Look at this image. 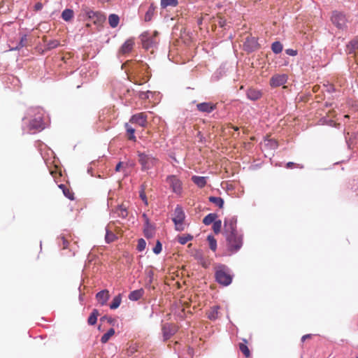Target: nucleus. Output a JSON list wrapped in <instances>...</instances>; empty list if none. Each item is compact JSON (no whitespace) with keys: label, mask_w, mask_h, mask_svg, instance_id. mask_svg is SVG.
<instances>
[{"label":"nucleus","mask_w":358,"mask_h":358,"mask_svg":"<svg viewBox=\"0 0 358 358\" xmlns=\"http://www.w3.org/2000/svg\"><path fill=\"white\" fill-rule=\"evenodd\" d=\"M229 255L238 252L243 246V234L237 230V217L227 216L224 220V231Z\"/></svg>","instance_id":"obj_1"},{"label":"nucleus","mask_w":358,"mask_h":358,"mask_svg":"<svg viewBox=\"0 0 358 358\" xmlns=\"http://www.w3.org/2000/svg\"><path fill=\"white\" fill-rule=\"evenodd\" d=\"M43 110L40 107H31L27 110V115L22 118V121L25 123V120H29V131L34 133L36 131H41L45 128L43 121Z\"/></svg>","instance_id":"obj_2"},{"label":"nucleus","mask_w":358,"mask_h":358,"mask_svg":"<svg viewBox=\"0 0 358 358\" xmlns=\"http://www.w3.org/2000/svg\"><path fill=\"white\" fill-rule=\"evenodd\" d=\"M215 278L219 284L228 286L232 282L233 275L231 274L229 268L226 265L220 264L215 271Z\"/></svg>","instance_id":"obj_3"},{"label":"nucleus","mask_w":358,"mask_h":358,"mask_svg":"<svg viewBox=\"0 0 358 358\" xmlns=\"http://www.w3.org/2000/svg\"><path fill=\"white\" fill-rule=\"evenodd\" d=\"M157 34V31H155L154 33L145 31L141 34L140 38L143 48L146 50L156 48L159 43Z\"/></svg>","instance_id":"obj_4"},{"label":"nucleus","mask_w":358,"mask_h":358,"mask_svg":"<svg viewBox=\"0 0 358 358\" xmlns=\"http://www.w3.org/2000/svg\"><path fill=\"white\" fill-rule=\"evenodd\" d=\"M137 155L138 157V162L141 166V170L143 171L154 168L158 162V159L152 155L139 151L137 152Z\"/></svg>","instance_id":"obj_5"},{"label":"nucleus","mask_w":358,"mask_h":358,"mask_svg":"<svg viewBox=\"0 0 358 358\" xmlns=\"http://www.w3.org/2000/svg\"><path fill=\"white\" fill-rule=\"evenodd\" d=\"M166 182L169 185L171 192L178 196H180L182 193V182L180 179L176 175H169L166 176Z\"/></svg>","instance_id":"obj_6"},{"label":"nucleus","mask_w":358,"mask_h":358,"mask_svg":"<svg viewBox=\"0 0 358 358\" xmlns=\"http://www.w3.org/2000/svg\"><path fill=\"white\" fill-rule=\"evenodd\" d=\"M332 23L339 29H347L348 19L345 13L341 11L334 10L331 17Z\"/></svg>","instance_id":"obj_7"},{"label":"nucleus","mask_w":358,"mask_h":358,"mask_svg":"<svg viewBox=\"0 0 358 358\" xmlns=\"http://www.w3.org/2000/svg\"><path fill=\"white\" fill-rule=\"evenodd\" d=\"M260 45L258 43V40L256 37L253 36H248L245 38V41L243 43V50L248 52L251 53L259 48Z\"/></svg>","instance_id":"obj_8"},{"label":"nucleus","mask_w":358,"mask_h":358,"mask_svg":"<svg viewBox=\"0 0 358 358\" xmlns=\"http://www.w3.org/2000/svg\"><path fill=\"white\" fill-rule=\"evenodd\" d=\"M288 76L285 73L274 74L270 79L269 85L272 88L283 85L287 82Z\"/></svg>","instance_id":"obj_9"},{"label":"nucleus","mask_w":358,"mask_h":358,"mask_svg":"<svg viewBox=\"0 0 358 358\" xmlns=\"http://www.w3.org/2000/svg\"><path fill=\"white\" fill-rule=\"evenodd\" d=\"M217 108V103L212 102H202L196 104V109L204 113H210Z\"/></svg>","instance_id":"obj_10"},{"label":"nucleus","mask_w":358,"mask_h":358,"mask_svg":"<svg viewBox=\"0 0 358 358\" xmlns=\"http://www.w3.org/2000/svg\"><path fill=\"white\" fill-rule=\"evenodd\" d=\"M129 122L141 127H145L147 124V115L144 113L134 114L131 117Z\"/></svg>","instance_id":"obj_11"},{"label":"nucleus","mask_w":358,"mask_h":358,"mask_svg":"<svg viewBox=\"0 0 358 358\" xmlns=\"http://www.w3.org/2000/svg\"><path fill=\"white\" fill-rule=\"evenodd\" d=\"M185 219V214L184 213V210H182V208L177 205L173 213V217L172 218V221L174 224L178 223H183L184 220Z\"/></svg>","instance_id":"obj_12"},{"label":"nucleus","mask_w":358,"mask_h":358,"mask_svg":"<svg viewBox=\"0 0 358 358\" xmlns=\"http://www.w3.org/2000/svg\"><path fill=\"white\" fill-rule=\"evenodd\" d=\"M162 330L164 341L169 339L177 331V329L175 327L168 323L163 325Z\"/></svg>","instance_id":"obj_13"},{"label":"nucleus","mask_w":358,"mask_h":358,"mask_svg":"<svg viewBox=\"0 0 358 358\" xmlns=\"http://www.w3.org/2000/svg\"><path fill=\"white\" fill-rule=\"evenodd\" d=\"M263 93L261 90L250 87L246 90V96L249 100L255 101L262 98Z\"/></svg>","instance_id":"obj_14"},{"label":"nucleus","mask_w":358,"mask_h":358,"mask_svg":"<svg viewBox=\"0 0 358 358\" xmlns=\"http://www.w3.org/2000/svg\"><path fill=\"white\" fill-rule=\"evenodd\" d=\"M193 257L203 268H206L210 266V262L204 257L201 250H196Z\"/></svg>","instance_id":"obj_15"},{"label":"nucleus","mask_w":358,"mask_h":358,"mask_svg":"<svg viewBox=\"0 0 358 358\" xmlns=\"http://www.w3.org/2000/svg\"><path fill=\"white\" fill-rule=\"evenodd\" d=\"M110 298L109 292L107 289H103L96 294V299L101 306L106 304Z\"/></svg>","instance_id":"obj_16"},{"label":"nucleus","mask_w":358,"mask_h":358,"mask_svg":"<svg viewBox=\"0 0 358 358\" xmlns=\"http://www.w3.org/2000/svg\"><path fill=\"white\" fill-rule=\"evenodd\" d=\"M134 45V41L131 38H129L121 45L119 52L122 55L129 53L133 50Z\"/></svg>","instance_id":"obj_17"},{"label":"nucleus","mask_w":358,"mask_h":358,"mask_svg":"<svg viewBox=\"0 0 358 358\" xmlns=\"http://www.w3.org/2000/svg\"><path fill=\"white\" fill-rule=\"evenodd\" d=\"M87 19L91 20L96 18L97 20H101L103 19V15L98 11H94L90 8L85 7L83 9Z\"/></svg>","instance_id":"obj_18"},{"label":"nucleus","mask_w":358,"mask_h":358,"mask_svg":"<svg viewBox=\"0 0 358 358\" xmlns=\"http://www.w3.org/2000/svg\"><path fill=\"white\" fill-rule=\"evenodd\" d=\"M358 50V38L351 40L346 45L345 51L348 55H352Z\"/></svg>","instance_id":"obj_19"},{"label":"nucleus","mask_w":358,"mask_h":358,"mask_svg":"<svg viewBox=\"0 0 358 358\" xmlns=\"http://www.w3.org/2000/svg\"><path fill=\"white\" fill-rule=\"evenodd\" d=\"M264 146L268 150H275L278 147V143L274 139L265 137L264 138Z\"/></svg>","instance_id":"obj_20"},{"label":"nucleus","mask_w":358,"mask_h":358,"mask_svg":"<svg viewBox=\"0 0 358 358\" xmlns=\"http://www.w3.org/2000/svg\"><path fill=\"white\" fill-rule=\"evenodd\" d=\"M192 181L199 187L202 188L206 186L207 183V177L193 176Z\"/></svg>","instance_id":"obj_21"},{"label":"nucleus","mask_w":358,"mask_h":358,"mask_svg":"<svg viewBox=\"0 0 358 358\" xmlns=\"http://www.w3.org/2000/svg\"><path fill=\"white\" fill-rule=\"evenodd\" d=\"M143 294H144L143 289L141 288L139 289H136L129 293L128 298L129 300H131L132 301H136L139 300L143 296Z\"/></svg>","instance_id":"obj_22"},{"label":"nucleus","mask_w":358,"mask_h":358,"mask_svg":"<svg viewBox=\"0 0 358 358\" xmlns=\"http://www.w3.org/2000/svg\"><path fill=\"white\" fill-rule=\"evenodd\" d=\"M27 41V36L26 34H23L21 36L20 40L17 43V45L14 47L10 48L9 50H10V51L20 50V49H22L23 47H24L26 45Z\"/></svg>","instance_id":"obj_23"},{"label":"nucleus","mask_w":358,"mask_h":358,"mask_svg":"<svg viewBox=\"0 0 358 358\" xmlns=\"http://www.w3.org/2000/svg\"><path fill=\"white\" fill-rule=\"evenodd\" d=\"M115 213L117 214V217L122 219H125L128 216L127 208L123 204L118 205Z\"/></svg>","instance_id":"obj_24"},{"label":"nucleus","mask_w":358,"mask_h":358,"mask_svg":"<svg viewBox=\"0 0 358 358\" xmlns=\"http://www.w3.org/2000/svg\"><path fill=\"white\" fill-rule=\"evenodd\" d=\"M61 16L65 22H69L73 18L74 12L72 9L66 8L62 11Z\"/></svg>","instance_id":"obj_25"},{"label":"nucleus","mask_w":358,"mask_h":358,"mask_svg":"<svg viewBox=\"0 0 358 358\" xmlns=\"http://www.w3.org/2000/svg\"><path fill=\"white\" fill-rule=\"evenodd\" d=\"M220 309L219 306H213L210 310L207 313L208 318L210 320H215L218 317V310Z\"/></svg>","instance_id":"obj_26"},{"label":"nucleus","mask_w":358,"mask_h":358,"mask_svg":"<svg viewBox=\"0 0 358 358\" xmlns=\"http://www.w3.org/2000/svg\"><path fill=\"white\" fill-rule=\"evenodd\" d=\"M99 315V310L97 309H93L91 314L90 315L87 319V323L89 325H94L96 323L97 317Z\"/></svg>","instance_id":"obj_27"},{"label":"nucleus","mask_w":358,"mask_h":358,"mask_svg":"<svg viewBox=\"0 0 358 358\" xmlns=\"http://www.w3.org/2000/svg\"><path fill=\"white\" fill-rule=\"evenodd\" d=\"M120 22V17L116 14H110L108 16V22L112 28H115Z\"/></svg>","instance_id":"obj_28"},{"label":"nucleus","mask_w":358,"mask_h":358,"mask_svg":"<svg viewBox=\"0 0 358 358\" xmlns=\"http://www.w3.org/2000/svg\"><path fill=\"white\" fill-rule=\"evenodd\" d=\"M121 301H122V296L120 294H119L113 298L112 302L110 303V304L109 306L110 308L112 310L117 309L120 306Z\"/></svg>","instance_id":"obj_29"},{"label":"nucleus","mask_w":358,"mask_h":358,"mask_svg":"<svg viewBox=\"0 0 358 358\" xmlns=\"http://www.w3.org/2000/svg\"><path fill=\"white\" fill-rule=\"evenodd\" d=\"M193 238L194 236L189 234L185 235H178L177 236V240L181 245L186 244L188 241H192Z\"/></svg>","instance_id":"obj_30"},{"label":"nucleus","mask_w":358,"mask_h":358,"mask_svg":"<svg viewBox=\"0 0 358 358\" xmlns=\"http://www.w3.org/2000/svg\"><path fill=\"white\" fill-rule=\"evenodd\" d=\"M217 217L216 213H209L203 218V223L207 226L210 225L216 220Z\"/></svg>","instance_id":"obj_31"},{"label":"nucleus","mask_w":358,"mask_h":358,"mask_svg":"<svg viewBox=\"0 0 358 358\" xmlns=\"http://www.w3.org/2000/svg\"><path fill=\"white\" fill-rule=\"evenodd\" d=\"M117 238L116 235L106 227L105 241L107 243L113 242Z\"/></svg>","instance_id":"obj_32"},{"label":"nucleus","mask_w":358,"mask_h":358,"mask_svg":"<svg viewBox=\"0 0 358 358\" xmlns=\"http://www.w3.org/2000/svg\"><path fill=\"white\" fill-rule=\"evenodd\" d=\"M209 201L222 208L224 206V199L219 196H210Z\"/></svg>","instance_id":"obj_33"},{"label":"nucleus","mask_w":358,"mask_h":358,"mask_svg":"<svg viewBox=\"0 0 358 358\" xmlns=\"http://www.w3.org/2000/svg\"><path fill=\"white\" fill-rule=\"evenodd\" d=\"M125 128L127 130V133L128 134V138L131 141H136V136L134 135L135 129H134L129 124V123L125 124Z\"/></svg>","instance_id":"obj_34"},{"label":"nucleus","mask_w":358,"mask_h":358,"mask_svg":"<svg viewBox=\"0 0 358 358\" xmlns=\"http://www.w3.org/2000/svg\"><path fill=\"white\" fill-rule=\"evenodd\" d=\"M115 329L113 328H110L108 330L106 333H105L101 338V342L102 343H106L108 341L110 338L115 334Z\"/></svg>","instance_id":"obj_35"},{"label":"nucleus","mask_w":358,"mask_h":358,"mask_svg":"<svg viewBox=\"0 0 358 358\" xmlns=\"http://www.w3.org/2000/svg\"><path fill=\"white\" fill-rule=\"evenodd\" d=\"M59 187L62 189V192L64 193V195L71 199V200H73L74 197H73V193L71 192L66 187L65 185L64 184H60L59 185Z\"/></svg>","instance_id":"obj_36"},{"label":"nucleus","mask_w":358,"mask_h":358,"mask_svg":"<svg viewBox=\"0 0 358 358\" xmlns=\"http://www.w3.org/2000/svg\"><path fill=\"white\" fill-rule=\"evenodd\" d=\"M283 46L280 41H275L271 45V50L275 54H279L282 51Z\"/></svg>","instance_id":"obj_37"},{"label":"nucleus","mask_w":358,"mask_h":358,"mask_svg":"<svg viewBox=\"0 0 358 358\" xmlns=\"http://www.w3.org/2000/svg\"><path fill=\"white\" fill-rule=\"evenodd\" d=\"M161 6L165 8L168 6L175 7L178 4V0H161Z\"/></svg>","instance_id":"obj_38"},{"label":"nucleus","mask_w":358,"mask_h":358,"mask_svg":"<svg viewBox=\"0 0 358 358\" xmlns=\"http://www.w3.org/2000/svg\"><path fill=\"white\" fill-rule=\"evenodd\" d=\"M207 241H208L209 248H210V250L215 252L217 250V246L216 239L213 237V236L208 235L207 236Z\"/></svg>","instance_id":"obj_39"},{"label":"nucleus","mask_w":358,"mask_h":358,"mask_svg":"<svg viewBox=\"0 0 358 358\" xmlns=\"http://www.w3.org/2000/svg\"><path fill=\"white\" fill-rule=\"evenodd\" d=\"M57 244L59 247H62V249H67L69 245V241L62 235L57 238Z\"/></svg>","instance_id":"obj_40"},{"label":"nucleus","mask_w":358,"mask_h":358,"mask_svg":"<svg viewBox=\"0 0 358 358\" xmlns=\"http://www.w3.org/2000/svg\"><path fill=\"white\" fill-rule=\"evenodd\" d=\"M155 13V8L151 5L145 14L144 20L145 22H149L152 20Z\"/></svg>","instance_id":"obj_41"},{"label":"nucleus","mask_w":358,"mask_h":358,"mask_svg":"<svg viewBox=\"0 0 358 358\" xmlns=\"http://www.w3.org/2000/svg\"><path fill=\"white\" fill-rule=\"evenodd\" d=\"M59 44V41L57 40H50L46 43L45 48L50 50L58 47Z\"/></svg>","instance_id":"obj_42"},{"label":"nucleus","mask_w":358,"mask_h":358,"mask_svg":"<svg viewBox=\"0 0 358 358\" xmlns=\"http://www.w3.org/2000/svg\"><path fill=\"white\" fill-rule=\"evenodd\" d=\"M213 224V231L216 234H219L222 229V221L220 220H215Z\"/></svg>","instance_id":"obj_43"},{"label":"nucleus","mask_w":358,"mask_h":358,"mask_svg":"<svg viewBox=\"0 0 358 358\" xmlns=\"http://www.w3.org/2000/svg\"><path fill=\"white\" fill-rule=\"evenodd\" d=\"M239 350L243 352L245 357H249L250 355V350L248 346L244 343L239 344Z\"/></svg>","instance_id":"obj_44"},{"label":"nucleus","mask_w":358,"mask_h":358,"mask_svg":"<svg viewBox=\"0 0 358 358\" xmlns=\"http://www.w3.org/2000/svg\"><path fill=\"white\" fill-rule=\"evenodd\" d=\"M100 321L101 322H107L108 324H111V325H115V323L116 322V320L110 317V316H108V315H103L102 316L101 318H100Z\"/></svg>","instance_id":"obj_45"},{"label":"nucleus","mask_w":358,"mask_h":358,"mask_svg":"<svg viewBox=\"0 0 358 358\" xmlns=\"http://www.w3.org/2000/svg\"><path fill=\"white\" fill-rule=\"evenodd\" d=\"M145 247H146L145 241L143 238L138 239L137 248H136L137 250L139 252H142L145 250Z\"/></svg>","instance_id":"obj_46"},{"label":"nucleus","mask_w":358,"mask_h":358,"mask_svg":"<svg viewBox=\"0 0 358 358\" xmlns=\"http://www.w3.org/2000/svg\"><path fill=\"white\" fill-rule=\"evenodd\" d=\"M155 255H159L162 250V244L160 241L157 240L155 246L152 249Z\"/></svg>","instance_id":"obj_47"},{"label":"nucleus","mask_w":358,"mask_h":358,"mask_svg":"<svg viewBox=\"0 0 358 358\" xmlns=\"http://www.w3.org/2000/svg\"><path fill=\"white\" fill-rule=\"evenodd\" d=\"M143 233H144V236L147 238H150L153 237V236L155 234V231L152 228H144Z\"/></svg>","instance_id":"obj_48"},{"label":"nucleus","mask_w":358,"mask_h":358,"mask_svg":"<svg viewBox=\"0 0 358 358\" xmlns=\"http://www.w3.org/2000/svg\"><path fill=\"white\" fill-rule=\"evenodd\" d=\"M139 196L142 199L143 203L145 205H148V199L143 188H142V189L139 192Z\"/></svg>","instance_id":"obj_49"},{"label":"nucleus","mask_w":358,"mask_h":358,"mask_svg":"<svg viewBox=\"0 0 358 358\" xmlns=\"http://www.w3.org/2000/svg\"><path fill=\"white\" fill-rule=\"evenodd\" d=\"M150 93V91H147V92H138V97L141 99H147L149 98V96L148 94Z\"/></svg>","instance_id":"obj_50"},{"label":"nucleus","mask_w":358,"mask_h":358,"mask_svg":"<svg viewBox=\"0 0 358 358\" xmlns=\"http://www.w3.org/2000/svg\"><path fill=\"white\" fill-rule=\"evenodd\" d=\"M285 53L289 56H296L298 54V52L296 50L288 48L285 50Z\"/></svg>","instance_id":"obj_51"},{"label":"nucleus","mask_w":358,"mask_h":358,"mask_svg":"<svg viewBox=\"0 0 358 358\" xmlns=\"http://www.w3.org/2000/svg\"><path fill=\"white\" fill-rule=\"evenodd\" d=\"M218 24L222 28H225L227 25V20L222 17H220L218 20Z\"/></svg>","instance_id":"obj_52"},{"label":"nucleus","mask_w":358,"mask_h":358,"mask_svg":"<svg viewBox=\"0 0 358 358\" xmlns=\"http://www.w3.org/2000/svg\"><path fill=\"white\" fill-rule=\"evenodd\" d=\"M175 229L178 231H182L184 230L183 223L175 224Z\"/></svg>","instance_id":"obj_53"},{"label":"nucleus","mask_w":358,"mask_h":358,"mask_svg":"<svg viewBox=\"0 0 358 358\" xmlns=\"http://www.w3.org/2000/svg\"><path fill=\"white\" fill-rule=\"evenodd\" d=\"M43 8V4L41 2H38L34 5V10L36 11L41 10Z\"/></svg>","instance_id":"obj_54"},{"label":"nucleus","mask_w":358,"mask_h":358,"mask_svg":"<svg viewBox=\"0 0 358 358\" xmlns=\"http://www.w3.org/2000/svg\"><path fill=\"white\" fill-rule=\"evenodd\" d=\"M122 165V162H118L116 166H115V171L116 172H119L120 171Z\"/></svg>","instance_id":"obj_55"},{"label":"nucleus","mask_w":358,"mask_h":358,"mask_svg":"<svg viewBox=\"0 0 358 358\" xmlns=\"http://www.w3.org/2000/svg\"><path fill=\"white\" fill-rule=\"evenodd\" d=\"M295 166V164L292 162H289L286 164L287 169H292Z\"/></svg>","instance_id":"obj_56"},{"label":"nucleus","mask_w":358,"mask_h":358,"mask_svg":"<svg viewBox=\"0 0 358 358\" xmlns=\"http://www.w3.org/2000/svg\"><path fill=\"white\" fill-rule=\"evenodd\" d=\"M145 228H152V226L150 224L149 219H147V220L145 221Z\"/></svg>","instance_id":"obj_57"},{"label":"nucleus","mask_w":358,"mask_h":358,"mask_svg":"<svg viewBox=\"0 0 358 358\" xmlns=\"http://www.w3.org/2000/svg\"><path fill=\"white\" fill-rule=\"evenodd\" d=\"M310 336H311L310 334H306V335L302 336L301 341H304L306 339H307L308 338H310Z\"/></svg>","instance_id":"obj_58"},{"label":"nucleus","mask_w":358,"mask_h":358,"mask_svg":"<svg viewBox=\"0 0 358 358\" xmlns=\"http://www.w3.org/2000/svg\"><path fill=\"white\" fill-rule=\"evenodd\" d=\"M87 173L89 174H91V176H93V174H92V167H88L87 168Z\"/></svg>","instance_id":"obj_59"},{"label":"nucleus","mask_w":358,"mask_h":358,"mask_svg":"<svg viewBox=\"0 0 358 358\" xmlns=\"http://www.w3.org/2000/svg\"><path fill=\"white\" fill-rule=\"evenodd\" d=\"M142 216L144 218L145 221L147 220V219H149L145 213H143Z\"/></svg>","instance_id":"obj_60"},{"label":"nucleus","mask_w":358,"mask_h":358,"mask_svg":"<svg viewBox=\"0 0 358 358\" xmlns=\"http://www.w3.org/2000/svg\"><path fill=\"white\" fill-rule=\"evenodd\" d=\"M296 166L299 167L300 169H302L303 167V165H300V164H297Z\"/></svg>","instance_id":"obj_61"},{"label":"nucleus","mask_w":358,"mask_h":358,"mask_svg":"<svg viewBox=\"0 0 358 358\" xmlns=\"http://www.w3.org/2000/svg\"><path fill=\"white\" fill-rule=\"evenodd\" d=\"M79 299H80V301H82V300H83V296H82V295H81V294H80V296H79Z\"/></svg>","instance_id":"obj_62"},{"label":"nucleus","mask_w":358,"mask_h":358,"mask_svg":"<svg viewBox=\"0 0 358 358\" xmlns=\"http://www.w3.org/2000/svg\"><path fill=\"white\" fill-rule=\"evenodd\" d=\"M189 353H192V352H193V350H192V349H191V348H189Z\"/></svg>","instance_id":"obj_63"},{"label":"nucleus","mask_w":358,"mask_h":358,"mask_svg":"<svg viewBox=\"0 0 358 358\" xmlns=\"http://www.w3.org/2000/svg\"><path fill=\"white\" fill-rule=\"evenodd\" d=\"M334 90H335L334 87H331V89H330V91H334Z\"/></svg>","instance_id":"obj_64"}]
</instances>
